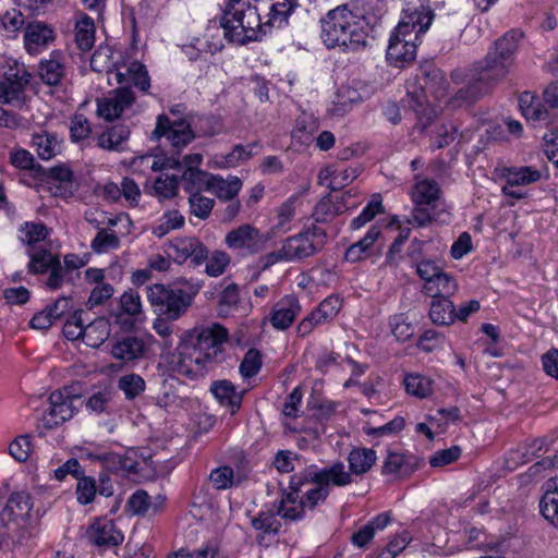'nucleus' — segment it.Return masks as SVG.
<instances>
[{"label":"nucleus","mask_w":558,"mask_h":558,"mask_svg":"<svg viewBox=\"0 0 558 558\" xmlns=\"http://www.w3.org/2000/svg\"><path fill=\"white\" fill-rule=\"evenodd\" d=\"M184 225V217L178 210H170L163 214L160 223L153 229V234L162 238L171 230L181 228Z\"/></svg>","instance_id":"60"},{"label":"nucleus","mask_w":558,"mask_h":558,"mask_svg":"<svg viewBox=\"0 0 558 558\" xmlns=\"http://www.w3.org/2000/svg\"><path fill=\"white\" fill-rule=\"evenodd\" d=\"M380 234L381 230L379 227H371L362 239L347 248L344 259L349 263H357L369 257L371 251Z\"/></svg>","instance_id":"29"},{"label":"nucleus","mask_w":558,"mask_h":558,"mask_svg":"<svg viewBox=\"0 0 558 558\" xmlns=\"http://www.w3.org/2000/svg\"><path fill=\"white\" fill-rule=\"evenodd\" d=\"M301 312V305L295 295H286L272 307L270 323L276 329L284 330L292 325Z\"/></svg>","instance_id":"24"},{"label":"nucleus","mask_w":558,"mask_h":558,"mask_svg":"<svg viewBox=\"0 0 558 558\" xmlns=\"http://www.w3.org/2000/svg\"><path fill=\"white\" fill-rule=\"evenodd\" d=\"M182 383L175 377L165 378L161 384L160 392L157 397V405L161 408L178 407L183 402L180 395Z\"/></svg>","instance_id":"40"},{"label":"nucleus","mask_w":558,"mask_h":558,"mask_svg":"<svg viewBox=\"0 0 558 558\" xmlns=\"http://www.w3.org/2000/svg\"><path fill=\"white\" fill-rule=\"evenodd\" d=\"M120 312H111V316L116 317V323H122V315L135 316L142 311V303L138 293L133 291L124 292L119 300Z\"/></svg>","instance_id":"56"},{"label":"nucleus","mask_w":558,"mask_h":558,"mask_svg":"<svg viewBox=\"0 0 558 558\" xmlns=\"http://www.w3.org/2000/svg\"><path fill=\"white\" fill-rule=\"evenodd\" d=\"M383 211V203L379 194L373 195L371 202L364 207L362 213L352 219L351 229L357 230L373 220L377 214Z\"/></svg>","instance_id":"58"},{"label":"nucleus","mask_w":558,"mask_h":558,"mask_svg":"<svg viewBox=\"0 0 558 558\" xmlns=\"http://www.w3.org/2000/svg\"><path fill=\"white\" fill-rule=\"evenodd\" d=\"M202 287L201 281H184L182 287L156 283L147 287V300L158 316L174 322L187 313Z\"/></svg>","instance_id":"4"},{"label":"nucleus","mask_w":558,"mask_h":558,"mask_svg":"<svg viewBox=\"0 0 558 558\" xmlns=\"http://www.w3.org/2000/svg\"><path fill=\"white\" fill-rule=\"evenodd\" d=\"M390 512L379 513L352 535V544L360 548L364 547L368 544L369 541L373 539L376 532L383 531L390 523Z\"/></svg>","instance_id":"33"},{"label":"nucleus","mask_w":558,"mask_h":558,"mask_svg":"<svg viewBox=\"0 0 558 558\" xmlns=\"http://www.w3.org/2000/svg\"><path fill=\"white\" fill-rule=\"evenodd\" d=\"M76 485L77 501L86 506L94 501L97 492L96 480L92 476H86L84 473L78 476Z\"/></svg>","instance_id":"61"},{"label":"nucleus","mask_w":558,"mask_h":558,"mask_svg":"<svg viewBox=\"0 0 558 558\" xmlns=\"http://www.w3.org/2000/svg\"><path fill=\"white\" fill-rule=\"evenodd\" d=\"M258 143L253 142L246 146L238 144L233 147L232 151L227 155H217L216 163L220 168H233L236 167L241 161L250 159L254 153L253 148L257 147Z\"/></svg>","instance_id":"45"},{"label":"nucleus","mask_w":558,"mask_h":558,"mask_svg":"<svg viewBox=\"0 0 558 558\" xmlns=\"http://www.w3.org/2000/svg\"><path fill=\"white\" fill-rule=\"evenodd\" d=\"M46 175L47 182L57 187L56 194L68 197L74 192L73 189V171L66 165H58L47 170L40 171Z\"/></svg>","instance_id":"30"},{"label":"nucleus","mask_w":558,"mask_h":558,"mask_svg":"<svg viewBox=\"0 0 558 558\" xmlns=\"http://www.w3.org/2000/svg\"><path fill=\"white\" fill-rule=\"evenodd\" d=\"M118 388L129 401L135 400L146 389L144 378L135 373L125 374L118 379Z\"/></svg>","instance_id":"48"},{"label":"nucleus","mask_w":558,"mask_h":558,"mask_svg":"<svg viewBox=\"0 0 558 558\" xmlns=\"http://www.w3.org/2000/svg\"><path fill=\"white\" fill-rule=\"evenodd\" d=\"M539 510L545 520L558 529V477L546 482V492L541 498Z\"/></svg>","instance_id":"32"},{"label":"nucleus","mask_w":558,"mask_h":558,"mask_svg":"<svg viewBox=\"0 0 558 558\" xmlns=\"http://www.w3.org/2000/svg\"><path fill=\"white\" fill-rule=\"evenodd\" d=\"M386 11L385 0H353L339 5L322 20V38L328 48L359 50L367 45L372 26Z\"/></svg>","instance_id":"1"},{"label":"nucleus","mask_w":558,"mask_h":558,"mask_svg":"<svg viewBox=\"0 0 558 558\" xmlns=\"http://www.w3.org/2000/svg\"><path fill=\"white\" fill-rule=\"evenodd\" d=\"M168 255L177 264H183L190 258L194 266H199L207 259L208 250L197 238H175L169 243Z\"/></svg>","instance_id":"17"},{"label":"nucleus","mask_w":558,"mask_h":558,"mask_svg":"<svg viewBox=\"0 0 558 558\" xmlns=\"http://www.w3.org/2000/svg\"><path fill=\"white\" fill-rule=\"evenodd\" d=\"M541 172L530 166L507 169L506 181L515 186L527 185L541 179Z\"/></svg>","instance_id":"55"},{"label":"nucleus","mask_w":558,"mask_h":558,"mask_svg":"<svg viewBox=\"0 0 558 558\" xmlns=\"http://www.w3.org/2000/svg\"><path fill=\"white\" fill-rule=\"evenodd\" d=\"M116 78L119 84H125L128 87L133 85L142 92H147L150 87V81L145 65L136 61L132 62L126 68L125 73L118 71Z\"/></svg>","instance_id":"34"},{"label":"nucleus","mask_w":558,"mask_h":558,"mask_svg":"<svg viewBox=\"0 0 558 558\" xmlns=\"http://www.w3.org/2000/svg\"><path fill=\"white\" fill-rule=\"evenodd\" d=\"M435 17L434 11L429 7V0H403L401 12V26L408 27L409 23L417 22L418 31H428Z\"/></svg>","instance_id":"21"},{"label":"nucleus","mask_w":558,"mask_h":558,"mask_svg":"<svg viewBox=\"0 0 558 558\" xmlns=\"http://www.w3.org/2000/svg\"><path fill=\"white\" fill-rule=\"evenodd\" d=\"M135 100L132 89L121 86L109 94V96L97 100V113L107 121L120 118L122 112Z\"/></svg>","instance_id":"18"},{"label":"nucleus","mask_w":558,"mask_h":558,"mask_svg":"<svg viewBox=\"0 0 558 558\" xmlns=\"http://www.w3.org/2000/svg\"><path fill=\"white\" fill-rule=\"evenodd\" d=\"M32 75L26 69L5 74L0 81V104L19 109L26 106L29 100L26 94V86L29 84Z\"/></svg>","instance_id":"14"},{"label":"nucleus","mask_w":558,"mask_h":558,"mask_svg":"<svg viewBox=\"0 0 558 558\" xmlns=\"http://www.w3.org/2000/svg\"><path fill=\"white\" fill-rule=\"evenodd\" d=\"M345 195L351 196V191L342 195L341 202H335L331 195L322 198L314 209V217L318 222H326L344 213L350 206L344 203Z\"/></svg>","instance_id":"38"},{"label":"nucleus","mask_w":558,"mask_h":558,"mask_svg":"<svg viewBox=\"0 0 558 558\" xmlns=\"http://www.w3.org/2000/svg\"><path fill=\"white\" fill-rule=\"evenodd\" d=\"M210 391L221 404L229 407L232 413L240 409L244 391H238L230 380L214 381Z\"/></svg>","instance_id":"31"},{"label":"nucleus","mask_w":558,"mask_h":558,"mask_svg":"<svg viewBox=\"0 0 558 558\" xmlns=\"http://www.w3.org/2000/svg\"><path fill=\"white\" fill-rule=\"evenodd\" d=\"M19 231L22 234L21 241L29 247L45 241L50 234V230L43 222H24Z\"/></svg>","instance_id":"50"},{"label":"nucleus","mask_w":558,"mask_h":558,"mask_svg":"<svg viewBox=\"0 0 558 558\" xmlns=\"http://www.w3.org/2000/svg\"><path fill=\"white\" fill-rule=\"evenodd\" d=\"M267 238L255 227L242 225L229 231L225 238L226 245L241 252L242 255H253L260 252Z\"/></svg>","instance_id":"15"},{"label":"nucleus","mask_w":558,"mask_h":558,"mask_svg":"<svg viewBox=\"0 0 558 558\" xmlns=\"http://www.w3.org/2000/svg\"><path fill=\"white\" fill-rule=\"evenodd\" d=\"M519 107L527 120L548 121L550 118V112L547 108L530 92H524L520 95Z\"/></svg>","instance_id":"37"},{"label":"nucleus","mask_w":558,"mask_h":558,"mask_svg":"<svg viewBox=\"0 0 558 558\" xmlns=\"http://www.w3.org/2000/svg\"><path fill=\"white\" fill-rule=\"evenodd\" d=\"M260 0H229L220 17L225 38L240 45L259 40L265 35Z\"/></svg>","instance_id":"3"},{"label":"nucleus","mask_w":558,"mask_h":558,"mask_svg":"<svg viewBox=\"0 0 558 558\" xmlns=\"http://www.w3.org/2000/svg\"><path fill=\"white\" fill-rule=\"evenodd\" d=\"M172 361L173 369L191 379L203 378L220 363L208 353H202L185 341L177 349Z\"/></svg>","instance_id":"10"},{"label":"nucleus","mask_w":558,"mask_h":558,"mask_svg":"<svg viewBox=\"0 0 558 558\" xmlns=\"http://www.w3.org/2000/svg\"><path fill=\"white\" fill-rule=\"evenodd\" d=\"M54 38L53 28L44 22L34 21L26 25L24 44L26 50L31 53H37L40 49L51 44Z\"/></svg>","instance_id":"23"},{"label":"nucleus","mask_w":558,"mask_h":558,"mask_svg":"<svg viewBox=\"0 0 558 558\" xmlns=\"http://www.w3.org/2000/svg\"><path fill=\"white\" fill-rule=\"evenodd\" d=\"M32 144L36 148L39 158L43 160L51 159L60 149L57 136L50 133L34 134Z\"/></svg>","instance_id":"52"},{"label":"nucleus","mask_w":558,"mask_h":558,"mask_svg":"<svg viewBox=\"0 0 558 558\" xmlns=\"http://www.w3.org/2000/svg\"><path fill=\"white\" fill-rule=\"evenodd\" d=\"M272 464L278 472L290 473L301 465V456L290 450H280L276 453Z\"/></svg>","instance_id":"64"},{"label":"nucleus","mask_w":558,"mask_h":558,"mask_svg":"<svg viewBox=\"0 0 558 558\" xmlns=\"http://www.w3.org/2000/svg\"><path fill=\"white\" fill-rule=\"evenodd\" d=\"M263 12V24L265 26V34L268 28L272 26L283 25L289 15L293 12L294 3L290 0H260Z\"/></svg>","instance_id":"25"},{"label":"nucleus","mask_w":558,"mask_h":558,"mask_svg":"<svg viewBox=\"0 0 558 558\" xmlns=\"http://www.w3.org/2000/svg\"><path fill=\"white\" fill-rule=\"evenodd\" d=\"M448 82L445 74L437 68H432L425 73L423 90L432 94L436 99H442L447 95Z\"/></svg>","instance_id":"47"},{"label":"nucleus","mask_w":558,"mask_h":558,"mask_svg":"<svg viewBox=\"0 0 558 558\" xmlns=\"http://www.w3.org/2000/svg\"><path fill=\"white\" fill-rule=\"evenodd\" d=\"M190 211L195 217L205 220L209 217L215 201L213 198L206 197L201 193H192L189 197Z\"/></svg>","instance_id":"62"},{"label":"nucleus","mask_w":558,"mask_h":558,"mask_svg":"<svg viewBox=\"0 0 558 558\" xmlns=\"http://www.w3.org/2000/svg\"><path fill=\"white\" fill-rule=\"evenodd\" d=\"M350 473L364 474L376 461V452L373 449H353L348 457Z\"/></svg>","instance_id":"43"},{"label":"nucleus","mask_w":558,"mask_h":558,"mask_svg":"<svg viewBox=\"0 0 558 558\" xmlns=\"http://www.w3.org/2000/svg\"><path fill=\"white\" fill-rule=\"evenodd\" d=\"M80 401V396L74 395L69 387L52 391L48 398V408L36 426L38 435L45 436L47 430L71 420L78 412L76 403Z\"/></svg>","instance_id":"7"},{"label":"nucleus","mask_w":558,"mask_h":558,"mask_svg":"<svg viewBox=\"0 0 558 558\" xmlns=\"http://www.w3.org/2000/svg\"><path fill=\"white\" fill-rule=\"evenodd\" d=\"M32 509V497L25 492L11 494L1 507L0 523L10 533L12 545H23L35 535V529L27 521Z\"/></svg>","instance_id":"5"},{"label":"nucleus","mask_w":558,"mask_h":558,"mask_svg":"<svg viewBox=\"0 0 558 558\" xmlns=\"http://www.w3.org/2000/svg\"><path fill=\"white\" fill-rule=\"evenodd\" d=\"M84 311L76 310L73 314H71L64 326H63V335L68 340H77L82 339L84 342L85 335V322L87 319L83 318Z\"/></svg>","instance_id":"57"},{"label":"nucleus","mask_w":558,"mask_h":558,"mask_svg":"<svg viewBox=\"0 0 558 558\" xmlns=\"http://www.w3.org/2000/svg\"><path fill=\"white\" fill-rule=\"evenodd\" d=\"M63 54L56 50L50 53V58L39 63V76L41 81L49 86H57L65 75Z\"/></svg>","instance_id":"27"},{"label":"nucleus","mask_w":558,"mask_h":558,"mask_svg":"<svg viewBox=\"0 0 558 558\" xmlns=\"http://www.w3.org/2000/svg\"><path fill=\"white\" fill-rule=\"evenodd\" d=\"M184 341L202 353L210 354L214 361L222 363L226 359L223 345L228 341V330L220 324L195 327Z\"/></svg>","instance_id":"8"},{"label":"nucleus","mask_w":558,"mask_h":558,"mask_svg":"<svg viewBox=\"0 0 558 558\" xmlns=\"http://www.w3.org/2000/svg\"><path fill=\"white\" fill-rule=\"evenodd\" d=\"M284 504L286 500L281 495L280 500H276L270 505L265 506L257 512V514L251 517V526L256 532V539L259 544L265 539H272L278 536L282 526L281 520L286 523L293 522L283 517Z\"/></svg>","instance_id":"12"},{"label":"nucleus","mask_w":558,"mask_h":558,"mask_svg":"<svg viewBox=\"0 0 558 558\" xmlns=\"http://www.w3.org/2000/svg\"><path fill=\"white\" fill-rule=\"evenodd\" d=\"M317 129L314 118L310 114H301L292 130V138L301 145H308L313 141V134Z\"/></svg>","instance_id":"53"},{"label":"nucleus","mask_w":558,"mask_h":558,"mask_svg":"<svg viewBox=\"0 0 558 558\" xmlns=\"http://www.w3.org/2000/svg\"><path fill=\"white\" fill-rule=\"evenodd\" d=\"M405 390L409 395L424 399L429 397L434 390V381L421 374H411L404 378Z\"/></svg>","instance_id":"49"},{"label":"nucleus","mask_w":558,"mask_h":558,"mask_svg":"<svg viewBox=\"0 0 558 558\" xmlns=\"http://www.w3.org/2000/svg\"><path fill=\"white\" fill-rule=\"evenodd\" d=\"M329 495L330 489L322 484L302 482L300 485H294L291 476L288 490L282 493L286 500L283 517L295 522L302 521L306 511H314L327 500Z\"/></svg>","instance_id":"6"},{"label":"nucleus","mask_w":558,"mask_h":558,"mask_svg":"<svg viewBox=\"0 0 558 558\" xmlns=\"http://www.w3.org/2000/svg\"><path fill=\"white\" fill-rule=\"evenodd\" d=\"M166 138L167 142L179 153L183 147L190 144L195 135L191 125L185 120L171 121L166 114L157 118L156 128L151 133L153 141Z\"/></svg>","instance_id":"13"},{"label":"nucleus","mask_w":558,"mask_h":558,"mask_svg":"<svg viewBox=\"0 0 558 558\" xmlns=\"http://www.w3.org/2000/svg\"><path fill=\"white\" fill-rule=\"evenodd\" d=\"M149 351V344L137 336H125L116 340L110 349L113 359L126 365H135L145 357Z\"/></svg>","instance_id":"19"},{"label":"nucleus","mask_w":558,"mask_h":558,"mask_svg":"<svg viewBox=\"0 0 558 558\" xmlns=\"http://www.w3.org/2000/svg\"><path fill=\"white\" fill-rule=\"evenodd\" d=\"M109 335V322L105 317L94 318L85 326L84 343L90 348H98L108 339Z\"/></svg>","instance_id":"39"},{"label":"nucleus","mask_w":558,"mask_h":558,"mask_svg":"<svg viewBox=\"0 0 558 558\" xmlns=\"http://www.w3.org/2000/svg\"><path fill=\"white\" fill-rule=\"evenodd\" d=\"M102 468L111 473L123 472L126 475L140 473L138 462L133 456L129 453L122 456L116 452H111Z\"/></svg>","instance_id":"44"},{"label":"nucleus","mask_w":558,"mask_h":558,"mask_svg":"<svg viewBox=\"0 0 558 558\" xmlns=\"http://www.w3.org/2000/svg\"><path fill=\"white\" fill-rule=\"evenodd\" d=\"M214 174L201 169L186 168L182 173L184 190L189 193H201L208 191L210 179Z\"/></svg>","instance_id":"42"},{"label":"nucleus","mask_w":558,"mask_h":558,"mask_svg":"<svg viewBox=\"0 0 558 558\" xmlns=\"http://www.w3.org/2000/svg\"><path fill=\"white\" fill-rule=\"evenodd\" d=\"M405 426L402 416H396L390 422L378 427H365L364 433L372 438H380L385 436H393L399 434Z\"/></svg>","instance_id":"63"},{"label":"nucleus","mask_w":558,"mask_h":558,"mask_svg":"<svg viewBox=\"0 0 558 558\" xmlns=\"http://www.w3.org/2000/svg\"><path fill=\"white\" fill-rule=\"evenodd\" d=\"M440 189L438 183L432 179H424L414 185L412 197L418 206H430L439 197Z\"/></svg>","instance_id":"41"},{"label":"nucleus","mask_w":558,"mask_h":558,"mask_svg":"<svg viewBox=\"0 0 558 558\" xmlns=\"http://www.w3.org/2000/svg\"><path fill=\"white\" fill-rule=\"evenodd\" d=\"M360 173L359 167L329 165L319 171L318 183L329 187L331 191H338L355 180Z\"/></svg>","instance_id":"22"},{"label":"nucleus","mask_w":558,"mask_h":558,"mask_svg":"<svg viewBox=\"0 0 558 558\" xmlns=\"http://www.w3.org/2000/svg\"><path fill=\"white\" fill-rule=\"evenodd\" d=\"M450 298L432 299L429 317L435 325L448 326L456 320V307Z\"/></svg>","instance_id":"36"},{"label":"nucleus","mask_w":558,"mask_h":558,"mask_svg":"<svg viewBox=\"0 0 558 558\" xmlns=\"http://www.w3.org/2000/svg\"><path fill=\"white\" fill-rule=\"evenodd\" d=\"M165 497L158 495L155 500L144 489H137L134 492L126 502L128 510L140 517L147 514H156L165 505Z\"/></svg>","instance_id":"26"},{"label":"nucleus","mask_w":558,"mask_h":558,"mask_svg":"<svg viewBox=\"0 0 558 558\" xmlns=\"http://www.w3.org/2000/svg\"><path fill=\"white\" fill-rule=\"evenodd\" d=\"M95 24L92 17L83 16L75 25V43L82 51L92 49L95 40Z\"/></svg>","instance_id":"51"},{"label":"nucleus","mask_w":558,"mask_h":558,"mask_svg":"<svg viewBox=\"0 0 558 558\" xmlns=\"http://www.w3.org/2000/svg\"><path fill=\"white\" fill-rule=\"evenodd\" d=\"M130 130L124 124H117L98 136L97 145L107 150H118L119 146L129 138Z\"/></svg>","instance_id":"46"},{"label":"nucleus","mask_w":558,"mask_h":558,"mask_svg":"<svg viewBox=\"0 0 558 558\" xmlns=\"http://www.w3.org/2000/svg\"><path fill=\"white\" fill-rule=\"evenodd\" d=\"M86 538L99 547H116L123 542L124 536L112 520L97 519L88 526Z\"/></svg>","instance_id":"20"},{"label":"nucleus","mask_w":558,"mask_h":558,"mask_svg":"<svg viewBox=\"0 0 558 558\" xmlns=\"http://www.w3.org/2000/svg\"><path fill=\"white\" fill-rule=\"evenodd\" d=\"M302 482L322 484L331 490V486L343 487L351 484L352 475L349 471H345L344 463L340 461L324 468L311 464L292 475L294 485H300Z\"/></svg>","instance_id":"9"},{"label":"nucleus","mask_w":558,"mask_h":558,"mask_svg":"<svg viewBox=\"0 0 558 558\" xmlns=\"http://www.w3.org/2000/svg\"><path fill=\"white\" fill-rule=\"evenodd\" d=\"M409 23L408 27L400 29L401 20L399 21L395 32L390 36L389 45L387 48V59L396 65L401 62H409L415 59L416 47L420 35L425 34L427 31H418L417 22Z\"/></svg>","instance_id":"11"},{"label":"nucleus","mask_w":558,"mask_h":558,"mask_svg":"<svg viewBox=\"0 0 558 558\" xmlns=\"http://www.w3.org/2000/svg\"><path fill=\"white\" fill-rule=\"evenodd\" d=\"M522 36L520 31L511 29L493 44L485 58L468 72L466 85L456 93L454 100L459 105L475 102L492 85L507 76L514 64Z\"/></svg>","instance_id":"2"},{"label":"nucleus","mask_w":558,"mask_h":558,"mask_svg":"<svg viewBox=\"0 0 558 558\" xmlns=\"http://www.w3.org/2000/svg\"><path fill=\"white\" fill-rule=\"evenodd\" d=\"M27 255L29 256L28 271L35 275L47 272L59 259L46 248L37 252L28 251Z\"/></svg>","instance_id":"54"},{"label":"nucleus","mask_w":558,"mask_h":558,"mask_svg":"<svg viewBox=\"0 0 558 558\" xmlns=\"http://www.w3.org/2000/svg\"><path fill=\"white\" fill-rule=\"evenodd\" d=\"M458 290L454 277L442 270L433 279L422 286V293L432 298L452 296Z\"/></svg>","instance_id":"28"},{"label":"nucleus","mask_w":558,"mask_h":558,"mask_svg":"<svg viewBox=\"0 0 558 558\" xmlns=\"http://www.w3.org/2000/svg\"><path fill=\"white\" fill-rule=\"evenodd\" d=\"M318 234L324 235V232L313 229L302 232L295 236H290L284 241L281 248L277 251V254L272 255V257H275V259L279 257L291 262L312 256L318 250V244L315 242V238Z\"/></svg>","instance_id":"16"},{"label":"nucleus","mask_w":558,"mask_h":558,"mask_svg":"<svg viewBox=\"0 0 558 558\" xmlns=\"http://www.w3.org/2000/svg\"><path fill=\"white\" fill-rule=\"evenodd\" d=\"M119 246L120 239L118 235L114 232H108L106 229H99L90 243V248L97 254L117 250Z\"/></svg>","instance_id":"59"},{"label":"nucleus","mask_w":558,"mask_h":558,"mask_svg":"<svg viewBox=\"0 0 558 558\" xmlns=\"http://www.w3.org/2000/svg\"><path fill=\"white\" fill-rule=\"evenodd\" d=\"M242 181L234 175L223 179L221 175L214 174L209 182L208 192L214 193L219 199L232 201L240 192Z\"/></svg>","instance_id":"35"}]
</instances>
